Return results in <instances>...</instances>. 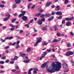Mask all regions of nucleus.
Instances as JSON below:
<instances>
[{
    "mask_svg": "<svg viewBox=\"0 0 74 74\" xmlns=\"http://www.w3.org/2000/svg\"><path fill=\"white\" fill-rule=\"evenodd\" d=\"M51 66L52 67H49V68H47V71L49 73H52L56 71H59L60 69L62 68L61 63L59 62H53Z\"/></svg>",
    "mask_w": 74,
    "mask_h": 74,
    "instance_id": "f257e3e1",
    "label": "nucleus"
},
{
    "mask_svg": "<svg viewBox=\"0 0 74 74\" xmlns=\"http://www.w3.org/2000/svg\"><path fill=\"white\" fill-rule=\"evenodd\" d=\"M37 39L38 40H37L34 45V47H37V44H38V43L41 42V41H42V38L41 37L38 38Z\"/></svg>",
    "mask_w": 74,
    "mask_h": 74,
    "instance_id": "f03ea898",
    "label": "nucleus"
},
{
    "mask_svg": "<svg viewBox=\"0 0 74 74\" xmlns=\"http://www.w3.org/2000/svg\"><path fill=\"white\" fill-rule=\"evenodd\" d=\"M21 12L23 13L19 15L18 17H21V16H23V15H25V13H26V12L25 11H21Z\"/></svg>",
    "mask_w": 74,
    "mask_h": 74,
    "instance_id": "7ed1b4c3",
    "label": "nucleus"
},
{
    "mask_svg": "<svg viewBox=\"0 0 74 74\" xmlns=\"http://www.w3.org/2000/svg\"><path fill=\"white\" fill-rule=\"evenodd\" d=\"M30 60H26L23 61V62L25 63H29L30 62Z\"/></svg>",
    "mask_w": 74,
    "mask_h": 74,
    "instance_id": "20e7f679",
    "label": "nucleus"
},
{
    "mask_svg": "<svg viewBox=\"0 0 74 74\" xmlns=\"http://www.w3.org/2000/svg\"><path fill=\"white\" fill-rule=\"evenodd\" d=\"M22 19L24 21H26L27 20V17L25 16H23L22 17Z\"/></svg>",
    "mask_w": 74,
    "mask_h": 74,
    "instance_id": "39448f33",
    "label": "nucleus"
},
{
    "mask_svg": "<svg viewBox=\"0 0 74 74\" xmlns=\"http://www.w3.org/2000/svg\"><path fill=\"white\" fill-rule=\"evenodd\" d=\"M62 65L64 69H67V65L66 63L63 64Z\"/></svg>",
    "mask_w": 74,
    "mask_h": 74,
    "instance_id": "423d86ee",
    "label": "nucleus"
},
{
    "mask_svg": "<svg viewBox=\"0 0 74 74\" xmlns=\"http://www.w3.org/2000/svg\"><path fill=\"white\" fill-rule=\"evenodd\" d=\"M42 22L41 20L39 19V21H38V24L39 25H42Z\"/></svg>",
    "mask_w": 74,
    "mask_h": 74,
    "instance_id": "0eeeda50",
    "label": "nucleus"
},
{
    "mask_svg": "<svg viewBox=\"0 0 74 74\" xmlns=\"http://www.w3.org/2000/svg\"><path fill=\"white\" fill-rule=\"evenodd\" d=\"M56 14L58 15H60L62 14V12L60 11H58L56 12Z\"/></svg>",
    "mask_w": 74,
    "mask_h": 74,
    "instance_id": "6e6552de",
    "label": "nucleus"
},
{
    "mask_svg": "<svg viewBox=\"0 0 74 74\" xmlns=\"http://www.w3.org/2000/svg\"><path fill=\"white\" fill-rule=\"evenodd\" d=\"M57 25H55L53 26V27L54 29L55 30H58V28H57Z\"/></svg>",
    "mask_w": 74,
    "mask_h": 74,
    "instance_id": "1a4fd4ad",
    "label": "nucleus"
},
{
    "mask_svg": "<svg viewBox=\"0 0 74 74\" xmlns=\"http://www.w3.org/2000/svg\"><path fill=\"white\" fill-rule=\"evenodd\" d=\"M46 63H44L41 65V67L42 68H44V67H45L46 66Z\"/></svg>",
    "mask_w": 74,
    "mask_h": 74,
    "instance_id": "9d476101",
    "label": "nucleus"
},
{
    "mask_svg": "<svg viewBox=\"0 0 74 74\" xmlns=\"http://www.w3.org/2000/svg\"><path fill=\"white\" fill-rule=\"evenodd\" d=\"M15 2L16 4H19L21 2L20 0H15Z\"/></svg>",
    "mask_w": 74,
    "mask_h": 74,
    "instance_id": "9b49d317",
    "label": "nucleus"
},
{
    "mask_svg": "<svg viewBox=\"0 0 74 74\" xmlns=\"http://www.w3.org/2000/svg\"><path fill=\"white\" fill-rule=\"evenodd\" d=\"M70 24H71V22H68L66 23V25L67 26H70Z\"/></svg>",
    "mask_w": 74,
    "mask_h": 74,
    "instance_id": "f8f14e48",
    "label": "nucleus"
},
{
    "mask_svg": "<svg viewBox=\"0 0 74 74\" xmlns=\"http://www.w3.org/2000/svg\"><path fill=\"white\" fill-rule=\"evenodd\" d=\"M32 70H33V69L32 68L29 69V70L28 74H32V73H31V71H32Z\"/></svg>",
    "mask_w": 74,
    "mask_h": 74,
    "instance_id": "ddd939ff",
    "label": "nucleus"
},
{
    "mask_svg": "<svg viewBox=\"0 0 74 74\" xmlns=\"http://www.w3.org/2000/svg\"><path fill=\"white\" fill-rule=\"evenodd\" d=\"M53 18H54V16H52L51 17V18H49L48 20L49 21H52V20H53Z\"/></svg>",
    "mask_w": 74,
    "mask_h": 74,
    "instance_id": "4468645a",
    "label": "nucleus"
},
{
    "mask_svg": "<svg viewBox=\"0 0 74 74\" xmlns=\"http://www.w3.org/2000/svg\"><path fill=\"white\" fill-rule=\"evenodd\" d=\"M52 42H58V40L55 39H54Z\"/></svg>",
    "mask_w": 74,
    "mask_h": 74,
    "instance_id": "2eb2a0df",
    "label": "nucleus"
},
{
    "mask_svg": "<svg viewBox=\"0 0 74 74\" xmlns=\"http://www.w3.org/2000/svg\"><path fill=\"white\" fill-rule=\"evenodd\" d=\"M56 8L57 9V10L59 11V10H60V6L59 5H57L56 6Z\"/></svg>",
    "mask_w": 74,
    "mask_h": 74,
    "instance_id": "dca6fc26",
    "label": "nucleus"
},
{
    "mask_svg": "<svg viewBox=\"0 0 74 74\" xmlns=\"http://www.w3.org/2000/svg\"><path fill=\"white\" fill-rule=\"evenodd\" d=\"M20 55L22 57H23V56H25V55H26V54L25 53H20Z\"/></svg>",
    "mask_w": 74,
    "mask_h": 74,
    "instance_id": "f3484780",
    "label": "nucleus"
},
{
    "mask_svg": "<svg viewBox=\"0 0 74 74\" xmlns=\"http://www.w3.org/2000/svg\"><path fill=\"white\" fill-rule=\"evenodd\" d=\"M44 57V55H42L41 57L40 58V60H41L42 59H43V58Z\"/></svg>",
    "mask_w": 74,
    "mask_h": 74,
    "instance_id": "a211bd4d",
    "label": "nucleus"
},
{
    "mask_svg": "<svg viewBox=\"0 0 74 74\" xmlns=\"http://www.w3.org/2000/svg\"><path fill=\"white\" fill-rule=\"evenodd\" d=\"M31 5H32V3H29L28 5V10H29V9H30V7H31Z\"/></svg>",
    "mask_w": 74,
    "mask_h": 74,
    "instance_id": "6ab92c4d",
    "label": "nucleus"
},
{
    "mask_svg": "<svg viewBox=\"0 0 74 74\" xmlns=\"http://www.w3.org/2000/svg\"><path fill=\"white\" fill-rule=\"evenodd\" d=\"M69 52V53L70 55H72L74 54V53L72 51H68Z\"/></svg>",
    "mask_w": 74,
    "mask_h": 74,
    "instance_id": "aec40b11",
    "label": "nucleus"
},
{
    "mask_svg": "<svg viewBox=\"0 0 74 74\" xmlns=\"http://www.w3.org/2000/svg\"><path fill=\"white\" fill-rule=\"evenodd\" d=\"M65 55L67 56H70V54L69 53V51L67 52L66 53Z\"/></svg>",
    "mask_w": 74,
    "mask_h": 74,
    "instance_id": "412c9836",
    "label": "nucleus"
},
{
    "mask_svg": "<svg viewBox=\"0 0 74 74\" xmlns=\"http://www.w3.org/2000/svg\"><path fill=\"white\" fill-rule=\"evenodd\" d=\"M51 4V2H48L46 4V6H49V5H50Z\"/></svg>",
    "mask_w": 74,
    "mask_h": 74,
    "instance_id": "4be33fe9",
    "label": "nucleus"
},
{
    "mask_svg": "<svg viewBox=\"0 0 74 74\" xmlns=\"http://www.w3.org/2000/svg\"><path fill=\"white\" fill-rule=\"evenodd\" d=\"M56 18H58V19H60L62 18V16H59V17L57 16Z\"/></svg>",
    "mask_w": 74,
    "mask_h": 74,
    "instance_id": "5701e85b",
    "label": "nucleus"
},
{
    "mask_svg": "<svg viewBox=\"0 0 74 74\" xmlns=\"http://www.w3.org/2000/svg\"><path fill=\"white\" fill-rule=\"evenodd\" d=\"M71 62L72 63L73 66H74V62H73V59H71Z\"/></svg>",
    "mask_w": 74,
    "mask_h": 74,
    "instance_id": "b1692460",
    "label": "nucleus"
},
{
    "mask_svg": "<svg viewBox=\"0 0 74 74\" xmlns=\"http://www.w3.org/2000/svg\"><path fill=\"white\" fill-rule=\"evenodd\" d=\"M65 21H70V18H66L65 19Z\"/></svg>",
    "mask_w": 74,
    "mask_h": 74,
    "instance_id": "393cba45",
    "label": "nucleus"
},
{
    "mask_svg": "<svg viewBox=\"0 0 74 74\" xmlns=\"http://www.w3.org/2000/svg\"><path fill=\"white\" fill-rule=\"evenodd\" d=\"M40 15H41V13H37L36 14V16H40Z\"/></svg>",
    "mask_w": 74,
    "mask_h": 74,
    "instance_id": "a878e982",
    "label": "nucleus"
},
{
    "mask_svg": "<svg viewBox=\"0 0 74 74\" xmlns=\"http://www.w3.org/2000/svg\"><path fill=\"white\" fill-rule=\"evenodd\" d=\"M69 3V0H65V4H67Z\"/></svg>",
    "mask_w": 74,
    "mask_h": 74,
    "instance_id": "bb28decb",
    "label": "nucleus"
},
{
    "mask_svg": "<svg viewBox=\"0 0 74 74\" xmlns=\"http://www.w3.org/2000/svg\"><path fill=\"white\" fill-rule=\"evenodd\" d=\"M8 18H3V21H7V20H8Z\"/></svg>",
    "mask_w": 74,
    "mask_h": 74,
    "instance_id": "cd10ccee",
    "label": "nucleus"
},
{
    "mask_svg": "<svg viewBox=\"0 0 74 74\" xmlns=\"http://www.w3.org/2000/svg\"><path fill=\"white\" fill-rule=\"evenodd\" d=\"M4 62L3 61H1L0 62V64H4Z\"/></svg>",
    "mask_w": 74,
    "mask_h": 74,
    "instance_id": "c85d7f7f",
    "label": "nucleus"
},
{
    "mask_svg": "<svg viewBox=\"0 0 74 74\" xmlns=\"http://www.w3.org/2000/svg\"><path fill=\"white\" fill-rule=\"evenodd\" d=\"M19 48H20V46L19 45H17V46L16 47V49H18Z\"/></svg>",
    "mask_w": 74,
    "mask_h": 74,
    "instance_id": "c756f323",
    "label": "nucleus"
},
{
    "mask_svg": "<svg viewBox=\"0 0 74 74\" xmlns=\"http://www.w3.org/2000/svg\"><path fill=\"white\" fill-rule=\"evenodd\" d=\"M10 26V27H15V26L11 24H9V25Z\"/></svg>",
    "mask_w": 74,
    "mask_h": 74,
    "instance_id": "7c9ffc66",
    "label": "nucleus"
},
{
    "mask_svg": "<svg viewBox=\"0 0 74 74\" xmlns=\"http://www.w3.org/2000/svg\"><path fill=\"white\" fill-rule=\"evenodd\" d=\"M10 26V27H15V26L11 24H9V25Z\"/></svg>",
    "mask_w": 74,
    "mask_h": 74,
    "instance_id": "2f4dec72",
    "label": "nucleus"
},
{
    "mask_svg": "<svg viewBox=\"0 0 74 74\" xmlns=\"http://www.w3.org/2000/svg\"><path fill=\"white\" fill-rule=\"evenodd\" d=\"M30 49H31V48H28L27 50V52H29L30 51Z\"/></svg>",
    "mask_w": 74,
    "mask_h": 74,
    "instance_id": "473e14b6",
    "label": "nucleus"
},
{
    "mask_svg": "<svg viewBox=\"0 0 74 74\" xmlns=\"http://www.w3.org/2000/svg\"><path fill=\"white\" fill-rule=\"evenodd\" d=\"M1 8H4V4H1Z\"/></svg>",
    "mask_w": 74,
    "mask_h": 74,
    "instance_id": "72a5a7b5",
    "label": "nucleus"
},
{
    "mask_svg": "<svg viewBox=\"0 0 74 74\" xmlns=\"http://www.w3.org/2000/svg\"><path fill=\"white\" fill-rule=\"evenodd\" d=\"M16 21V18H15L14 19H13L12 20V23H14V21Z\"/></svg>",
    "mask_w": 74,
    "mask_h": 74,
    "instance_id": "f704fd0d",
    "label": "nucleus"
},
{
    "mask_svg": "<svg viewBox=\"0 0 74 74\" xmlns=\"http://www.w3.org/2000/svg\"><path fill=\"white\" fill-rule=\"evenodd\" d=\"M13 38H14L12 36L10 37H9V40H11V39H13Z\"/></svg>",
    "mask_w": 74,
    "mask_h": 74,
    "instance_id": "c9c22d12",
    "label": "nucleus"
},
{
    "mask_svg": "<svg viewBox=\"0 0 74 74\" xmlns=\"http://www.w3.org/2000/svg\"><path fill=\"white\" fill-rule=\"evenodd\" d=\"M25 26H26L27 27V28H29V25L27 24H25L24 25Z\"/></svg>",
    "mask_w": 74,
    "mask_h": 74,
    "instance_id": "e433bc0d",
    "label": "nucleus"
},
{
    "mask_svg": "<svg viewBox=\"0 0 74 74\" xmlns=\"http://www.w3.org/2000/svg\"><path fill=\"white\" fill-rule=\"evenodd\" d=\"M35 7V5H34L33 6L31 7V9H34Z\"/></svg>",
    "mask_w": 74,
    "mask_h": 74,
    "instance_id": "4c0bfd02",
    "label": "nucleus"
},
{
    "mask_svg": "<svg viewBox=\"0 0 74 74\" xmlns=\"http://www.w3.org/2000/svg\"><path fill=\"white\" fill-rule=\"evenodd\" d=\"M16 42H14V43H13L11 45H12V46H14V45H15V44H16Z\"/></svg>",
    "mask_w": 74,
    "mask_h": 74,
    "instance_id": "58836bf2",
    "label": "nucleus"
},
{
    "mask_svg": "<svg viewBox=\"0 0 74 74\" xmlns=\"http://www.w3.org/2000/svg\"><path fill=\"white\" fill-rule=\"evenodd\" d=\"M55 14V12H52L51 14V15H54Z\"/></svg>",
    "mask_w": 74,
    "mask_h": 74,
    "instance_id": "ea45409f",
    "label": "nucleus"
},
{
    "mask_svg": "<svg viewBox=\"0 0 74 74\" xmlns=\"http://www.w3.org/2000/svg\"><path fill=\"white\" fill-rule=\"evenodd\" d=\"M70 34H71V36H74V34L73 33V32H71Z\"/></svg>",
    "mask_w": 74,
    "mask_h": 74,
    "instance_id": "a19ab883",
    "label": "nucleus"
},
{
    "mask_svg": "<svg viewBox=\"0 0 74 74\" xmlns=\"http://www.w3.org/2000/svg\"><path fill=\"white\" fill-rule=\"evenodd\" d=\"M5 58H6V56H4L2 57L1 59H5Z\"/></svg>",
    "mask_w": 74,
    "mask_h": 74,
    "instance_id": "79ce46f5",
    "label": "nucleus"
},
{
    "mask_svg": "<svg viewBox=\"0 0 74 74\" xmlns=\"http://www.w3.org/2000/svg\"><path fill=\"white\" fill-rule=\"evenodd\" d=\"M19 42H20V41H19V40L17 41V43L16 44V45H19Z\"/></svg>",
    "mask_w": 74,
    "mask_h": 74,
    "instance_id": "37998d69",
    "label": "nucleus"
},
{
    "mask_svg": "<svg viewBox=\"0 0 74 74\" xmlns=\"http://www.w3.org/2000/svg\"><path fill=\"white\" fill-rule=\"evenodd\" d=\"M33 21H34V20L33 19H32L30 20V23H33Z\"/></svg>",
    "mask_w": 74,
    "mask_h": 74,
    "instance_id": "c03bdc74",
    "label": "nucleus"
},
{
    "mask_svg": "<svg viewBox=\"0 0 74 74\" xmlns=\"http://www.w3.org/2000/svg\"><path fill=\"white\" fill-rule=\"evenodd\" d=\"M48 44V43L46 42H44L43 44V45H47Z\"/></svg>",
    "mask_w": 74,
    "mask_h": 74,
    "instance_id": "a18cd8bd",
    "label": "nucleus"
},
{
    "mask_svg": "<svg viewBox=\"0 0 74 74\" xmlns=\"http://www.w3.org/2000/svg\"><path fill=\"white\" fill-rule=\"evenodd\" d=\"M64 23H65V20H62V24H64Z\"/></svg>",
    "mask_w": 74,
    "mask_h": 74,
    "instance_id": "49530a36",
    "label": "nucleus"
},
{
    "mask_svg": "<svg viewBox=\"0 0 74 74\" xmlns=\"http://www.w3.org/2000/svg\"><path fill=\"white\" fill-rule=\"evenodd\" d=\"M34 71H38V69L36 68H34Z\"/></svg>",
    "mask_w": 74,
    "mask_h": 74,
    "instance_id": "de8ad7c7",
    "label": "nucleus"
},
{
    "mask_svg": "<svg viewBox=\"0 0 74 74\" xmlns=\"http://www.w3.org/2000/svg\"><path fill=\"white\" fill-rule=\"evenodd\" d=\"M47 53L46 52H44V53H43V54L42 55H44V56H45V55H47Z\"/></svg>",
    "mask_w": 74,
    "mask_h": 74,
    "instance_id": "09e8293b",
    "label": "nucleus"
},
{
    "mask_svg": "<svg viewBox=\"0 0 74 74\" xmlns=\"http://www.w3.org/2000/svg\"><path fill=\"white\" fill-rule=\"evenodd\" d=\"M9 62V60H7L5 61V62H6V63H8Z\"/></svg>",
    "mask_w": 74,
    "mask_h": 74,
    "instance_id": "8fccbe9b",
    "label": "nucleus"
},
{
    "mask_svg": "<svg viewBox=\"0 0 74 74\" xmlns=\"http://www.w3.org/2000/svg\"><path fill=\"white\" fill-rule=\"evenodd\" d=\"M46 29H47V28H46V27H43L42 29L43 30H45Z\"/></svg>",
    "mask_w": 74,
    "mask_h": 74,
    "instance_id": "3c124183",
    "label": "nucleus"
},
{
    "mask_svg": "<svg viewBox=\"0 0 74 74\" xmlns=\"http://www.w3.org/2000/svg\"><path fill=\"white\" fill-rule=\"evenodd\" d=\"M45 16V15L44 14H42V15L41 16H40L41 18H44Z\"/></svg>",
    "mask_w": 74,
    "mask_h": 74,
    "instance_id": "603ef678",
    "label": "nucleus"
},
{
    "mask_svg": "<svg viewBox=\"0 0 74 74\" xmlns=\"http://www.w3.org/2000/svg\"><path fill=\"white\" fill-rule=\"evenodd\" d=\"M7 16H8V17L7 18L9 19V18L10 17V16H11V15H10V14H7Z\"/></svg>",
    "mask_w": 74,
    "mask_h": 74,
    "instance_id": "864d4df0",
    "label": "nucleus"
},
{
    "mask_svg": "<svg viewBox=\"0 0 74 74\" xmlns=\"http://www.w3.org/2000/svg\"><path fill=\"white\" fill-rule=\"evenodd\" d=\"M51 49H47V52H51Z\"/></svg>",
    "mask_w": 74,
    "mask_h": 74,
    "instance_id": "5fc2aeb1",
    "label": "nucleus"
},
{
    "mask_svg": "<svg viewBox=\"0 0 74 74\" xmlns=\"http://www.w3.org/2000/svg\"><path fill=\"white\" fill-rule=\"evenodd\" d=\"M14 60H17L18 59V57L16 56L14 58Z\"/></svg>",
    "mask_w": 74,
    "mask_h": 74,
    "instance_id": "6e6d98bb",
    "label": "nucleus"
},
{
    "mask_svg": "<svg viewBox=\"0 0 74 74\" xmlns=\"http://www.w3.org/2000/svg\"><path fill=\"white\" fill-rule=\"evenodd\" d=\"M4 73V71H0V73Z\"/></svg>",
    "mask_w": 74,
    "mask_h": 74,
    "instance_id": "4d7b16f0",
    "label": "nucleus"
},
{
    "mask_svg": "<svg viewBox=\"0 0 74 74\" xmlns=\"http://www.w3.org/2000/svg\"><path fill=\"white\" fill-rule=\"evenodd\" d=\"M74 17H73L70 18V21L71 20H73V19H74Z\"/></svg>",
    "mask_w": 74,
    "mask_h": 74,
    "instance_id": "13d9d810",
    "label": "nucleus"
},
{
    "mask_svg": "<svg viewBox=\"0 0 74 74\" xmlns=\"http://www.w3.org/2000/svg\"><path fill=\"white\" fill-rule=\"evenodd\" d=\"M67 47H71V45H70V44H68Z\"/></svg>",
    "mask_w": 74,
    "mask_h": 74,
    "instance_id": "bf43d9fd",
    "label": "nucleus"
},
{
    "mask_svg": "<svg viewBox=\"0 0 74 74\" xmlns=\"http://www.w3.org/2000/svg\"><path fill=\"white\" fill-rule=\"evenodd\" d=\"M41 21H42V22H44V21H45V19L44 18H43L41 20Z\"/></svg>",
    "mask_w": 74,
    "mask_h": 74,
    "instance_id": "052dcab7",
    "label": "nucleus"
},
{
    "mask_svg": "<svg viewBox=\"0 0 74 74\" xmlns=\"http://www.w3.org/2000/svg\"><path fill=\"white\" fill-rule=\"evenodd\" d=\"M10 47L9 46H6L5 47V49H8Z\"/></svg>",
    "mask_w": 74,
    "mask_h": 74,
    "instance_id": "680f3d73",
    "label": "nucleus"
},
{
    "mask_svg": "<svg viewBox=\"0 0 74 74\" xmlns=\"http://www.w3.org/2000/svg\"><path fill=\"white\" fill-rule=\"evenodd\" d=\"M8 39L9 40V37H6L5 38V40H6Z\"/></svg>",
    "mask_w": 74,
    "mask_h": 74,
    "instance_id": "e2e57ef3",
    "label": "nucleus"
},
{
    "mask_svg": "<svg viewBox=\"0 0 74 74\" xmlns=\"http://www.w3.org/2000/svg\"><path fill=\"white\" fill-rule=\"evenodd\" d=\"M60 34L59 33L57 34V36H60Z\"/></svg>",
    "mask_w": 74,
    "mask_h": 74,
    "instance_id": "0e129e2a",
    "label": "nucleus"
},
{
    "mask_svg": "<svg viewBox=\"0 0 74 74\" xmlns=\"http://www.w3.org/2000/svg\"><path fill=\"white\" fill-rule=\"evenodd\" d=\"M69 71V70H66L64 71V73H67V72H68Z\"/></svg>",
    "mask_w": 74,
    "mask_h": 74,
    "instance_id": "69168bd1",
    "label": "nucleus"
},
{
    "mask_svg": "<svg viewBox=\"0 0 74 74\" xmlns=\"http://www.w3.org/2000/svg\"><path fill=\"white\" fill-rule=\"evenodd\" d=\"M13 7H14V8H15V7H16V5L15 4H14L13 5Z\"/></svg>",
    "mask_w": 74,
    "mask_h": 74,
    "instance_id": "338daca9",
    "label": "nucleus"
},
{
    "mask_svg": "<svg viewBox=\"0 0 74 74\" xmlns=\"http://www.w3.org/2000/svg\"><path fill=\"white\" fill-rule=\"evenodd\" d=\"M33 29H34V32H35L36 33V32H37V30H36V29H35L34 28H33Z\"/></svg>",
    "mask_w": 74,
    "mask_h": 74,
    "instance_id": "774afa93",
    "label": "nucleus"
}]
</instances>
